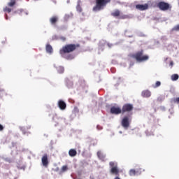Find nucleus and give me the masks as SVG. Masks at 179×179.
<instances>
[{
    "label": "nucleus",
    "instance_id": "obj_8",
    "mask_svg": "<svg viewBox=\"0 0 179 179\" xmlns=\"http://www.w3.org/2000/svg\"><path fill=\"white\" fill-rule=\"evenodd\" d=\"M140 174H142V168H138L136 169H130L129 171V175L131 177L135 176H140Z\"/></svg>",
    "mask_w": 179,
    "mask_h": 179
},
{
    "label": "nucleus",
    "instance_id": "obj_25",
    "mask_svg": "<svg viewBox=\"0 0 179 179\" xmlns=\"http://www.w3.org/2000/svg\"><path fill=\"white\" fill-rule=\"evenodd\" d=\"M3 10L4 12H8V13H10V12H12V9L8 7L4 8Z\"/></svg>",
    "mask_w": 179,
    "mask_h": 179
},
{
    "label": "nucleus",
    "instance_id": "obj_7",
    "mask_svg": "<svg viewBox=\"0 0 179 179\" xmlns=\"http://www.w3.org/2000/svg\"><path fill=\"white\" fill-rule=\"evenodd\" d=\"M132 110H134V105L131 103H125L122 106V114H124V113H131Z\"/></svg>",
    "mask_w": 179,
    "mask_h": 179
},
{
    "label": "nucleus",
    "instance_id": "obj_28",
    "mask_svg": "<svg viewBox=\"0 0 179 179\" xmlns=\"http://www.w3.org/2000/svg\"><path fill=\"white\" fill-rule=\"evenodd\" d=\"M59 40H62V41H66V38L65 36H60L59 37Z\"/></svg>",
    "mask_w": 179,
    "mask_h": 179
},
{
    "label": "nucleus",
    "instance_id": "obj_22",
    "mask_svg": "<svg viewBox=\"0 0 179 179\" xmlns=\"http://www.w3.org/2000/svg\"><path fill=\"white\" fill-rule=\"evenodd\" d=\"M11 1L8 3V6H15L16 5V0H10Z\"/></svg>",
    "mask_w": 179,
    "mask_h": 179
},
{
    "label": "nucleus",
    "instance_id": "obj_17",
    "mask_svg": "<svg viewBox=\"0 0 179 179\" xmlns=\"http://www.w3.org/2000/svg\"><path fill=\"white\" fill-rule=\"evenodd\" d=\"M46 52H48V54H52V46H51V45L48 44L46 45Z\"/></svg>",
    "mask_w": 179,
    "mask_h": 179
},
{
    "label": "nucleus",
    "instance_id": "obj_1",
    "mask_svg": "<svg viewBox=\"0 0 179 179\" xmlns=\"http://www.w3.org/2000/svg\"><path fill=\"white\" fill-rule=\"evenodd\" d=\"M79 47H80V45L79 44H66L59 50V54H61V55L64 57L65 54L73 52V51H76V48H79Z\"/></svg>",
    "mask_w": 179,
    "mask_h": 179
},
{
    "label": "nucleus",
    "instance_id": "obj_6",
    "mask_svg": "<svg viewBox=\"0 0 179 179\" xmlns=\"http://www.w3.org/2000/svg\"><path fill=\"white\" fill-rule=\"evenodd\" d=\"M131 116H124L122 120V127L125 129L129 128V124H131Z\"/></svg>",
    "mask_w": 179,
    "mask_h": 179
},
{
    "label": "nucleus",
    "instance_id": "obj_24",
    "mask_svg": "<svg viewBox=\"0 0 179 179\" xmlns=\"http://www.w3.org/2000/svg\"><path fill=\"white\" fill-rule=\"evenodd\" d=\"M172 31H179V24L176 25L173 29Z\"/></svg>",
    "mask_w": 179,
    "mask_h": 179
},
{
    "label": "nucleus",
    "instance_id": "obj_16",
    "mask_svg": "<svg viewBox=\"0 0 179 179\" xmlns=\"http://www.w3.org/2000/svg\"><path fill=\"white\" fill-rule=\"evenodd\" d=\"M69 155L71 157H75L78 155V152L75 149H70L69 151Z\"/></svg>",
    "mask_w": 179,
    "mask_h": 179
},
{
    "label": "nucleus",
    "instance_id": "obj_30",
    "mask_svg": "<svg viewBox=\"0 0 179 179\" xmlns=\"http://www.w3.org/2000/svg\"><path fill=\"white\" fill-rule=\"evenodd\" d=\"M170 65H171V66H173V65H174V62H173V61H171V62H170Z\"/></svg>",
    "mask_w": 179,
    "mask_h": 179
},
{
    "label": "nucleus",
    "instance_id": "obj_18",
    "mask_svg": "<svg viewBox=\"0 0 179 179\" xmlns=\"http://www.w3.org/2000/svg\"><path fill=\"white\" fill-rule=\"evenodd\" d=\"M120 15H121L120 10H115L114 12L111 13V16H113V17H118Z\"/></svg>",
    "mask_w": 179,
    "mask_h": 179
},
{
    "label": "nucleus",
    "instance_id": "obj_19",
    "mask_svg": "<svg viewBox=\"0 0 179 179\" xmlns=\"http://www.w3.org/2000/svg\"><path fill=\"white\" fill-rule=\"evenodd\" d=\"M81 1L78 0V5L76 6V10L80 13L82 12V7L80 6Z\"/></svg>",
    "mask_w": 179,
    "mask_h": 179
},
{
    "label": "nucleus",
    "instance_id": "obj_15",
    "mask_svg": "<svg viewBox=\"0 0 179 179\" xmlns=\"http://www.w3.org/2000/svg\"><path fill=\"white\" fill-rule=\"evenodd\" d=\"M58 22V17L57 16H52L50 18V22L52 26H55L57 24V22Z\"/></svg>",
    "mask_w": 179,
    "mask_h": 179
},
{
    "label": "nucleus",
    "instance_id": "obj_27",
    "mask_svg": "<svg viewBox=\"0 0 179 179\" xmlns=\"http://www.w3.org/2000/svg\"><path fill=\"white\" fill-rule=\"evenodd\" d=\"M66 170H68V166H63L62 167V171H66Z\"/></svg>",
    "mask_w": 179,
    "mask_h": 179
},
{
    "label": "nucleus",
    "instance_id": "obj_10",
    "mask_svg": "<svg viewBox=\"0 0 179 179\" xmlns=\"http://www.w3.org/2000/svg\"><path fill=\"white\" fill-rule=\"evenodd\" d=\"M136 9H138V10H146L149 9V5L148 3L137 4L136 5Z\"/></svg>",
    "mask_w": 179,
    "mask_h": 179
},
{
    "label": "nucleus",
    "instance_id": "obj_23",
    "mask_svg": "<svg viewBox=\"0 0 179 179\" xmlns=\"http://www.w3.org/2000/svg\"><path fill=\"white\" fill-rule=\"evenodd\" d=\"M162 85V83L160 81H157L155 85H153L154 89H156L157 87H159Z\"/></svg>",
    "mask_w": 179,
    "mask_h": 179
},
{
    "label": "nucleus",
    "instance_id": "obj_4",
    "mask_svg": "<svg viewBox=\"0 0 179 179\" xmlns=\"http://www.w3.org/2000/svg\"><path fill=\"white\" fill-rule=\"evenodd\" d=\"M157 8H159V10H162L163 12H166L167 10H171L173 8V6L166 1H159L157 4Z\"/></svg>",
    "mask_w": 179,
    "mask_h": 179
},
{
    "label": "nucleus",
    "instance_id": "obj_32",
    "mask_svg": "<svg viewBox=\"0 0 179 179\" xmlns=\"http://www.w3.org/2000/svg\"><path fill=\"white\" fill-rule=\"evenodd\" d=\"M6 20H8V15H6Z\"/></svg>",
    "mask_w": 179,
    "mask_h": 179
},
{
    "label": "nucleus",
    "instance_id": "obj_9",
    "mask_svg": "<svg viewBox=\"0 0 179 179\" xmlns=\"http://www.w3.org/2000/svg\"><path fill=\"white\" fill-rule=\"evenodd\" d=\"M110 113L115 114V115H118V114H122V109L120 107L113 106L110 108Z\"/></svg>",
    "mask_w": 179,
    "mask_h": 179
},
{
    "label": "nucleus",
    "instance_id": "obj_31",
    "mask_svg": "<svg viewBox=\"0 0 179 179\" xmlns=\"http://www.w3.org/2000/svg\"><path fill=\"white\" fill-rule=\"evenodd\" d=\"M114 179H121V178H120V177L118 176H116Z\"/></svg>",
    "mask_w": 179,
    "mask_h": 179
},
{
    "label": "nucleus",
    "instance_id": "obj_26",
    "mask_svg": "<svg viewBox=\"0 0 179 179\" xmlns=\"http://www.w3.org/2000/svg\"><path fill=\"white\" fill-rule=\"evenodd\" d=\"M64 67H59L58 69L59 73H64Z\"/></svg>",
    "mask_w": 179,
    "mask_h": 179
},
{
    "label": "nucleus",
    "instance_id": "obj_5",
    "mask_svg": "<svg viewBox=\"0 0 179 179\" xmlns=\"http://www.w3.org/2000/svg\"><path fill=\"white\" fill-rule=\"evenodd\" d=\"M109 166L110 167V174L113 176H119L120 169H118V164H117V162H109Z\"/></svg>",
    "mask_w": 179,
    "mask_h": 179
},
{
    "label": "nucleus",
    "instance_id": "obj_21",
    "mask_svg": "<svg viewBox=\"0 0 179 179\" xmlns=\"http://www.w3.org/2000/svg\"><path fill=\"white\" fill-rule=\"evenodd\" d=\"M178 78H179L178 74H173L171 76L172 80H178Z\"/></svg>",
    "mask_w": 179,
    "mask_h": 179
},
{
    "label": "nucleus",
    "instance_id": "obj_14",
    "mask_svg": "<svg viewBox=\"0 0 179 179\" xmlns=\"http://www.w3.org/2000/svg\"><path fill=\"white\" fill-rule=\"evenodd\" d=\"M96 155H97V157H99V160H101L102 162L106 161V155H104V153H103V152L98 151Z\"/></svg>",
    "mask_w": 179,
    "mask_h": 179
},
{
    "label": "nucleus",
    "instance_id": "obj_11",
    "mask_svg": "<svg viewBox=\"0 0 179 179\" xmlns=\"http://www.w3.org/2000/svg\"><path fill=\"white\" fill-rule=\"evenodd\" d=\"M42 164L44 167H48V155L47 154H44L41 159Z\"/></svg>",
    "mask_w": 179,
    "mask_h": 179
},
{
    "label": "nucleus",
    "instance_id": "obj_12",
    "mask_svg": "<svg viewBox=\"0 0 179 179\" xmlns=\"http://www.w3.org/2000/svg\"><path fill=\"white\" fill-rule=\"evenodd\" d=\"M58 107L60 110H65L66 108V103L63 100H59Z\"/></svg>",
    "mask_w": 179,
    "mask_h": 179
},
{
    "label": "nucleus",
    "instance_id": "obj_3",
    "mask_svg": "<svg viewBox=\"0 0 179 179\" xmlns=\"http://www.w3.org/2000/svg\"><path fill=\"white\" fill-rule=\"evenodd\" d=\"M131 58H134L137 62H145L149 59L148 55H143V50L138 51L135 54L131 55Z\"/></svg>",
    "mask_w": 179,
    "mask_h": 179
},
{
    "label": "nucleus",
    "instance_id": "obj_13",
    "mask_svg": "<svg viewBox=\"0 0 179 179\" xmlns=\"http://www.w3.org/2000/svg\"><path fill=\"white\" fill-rule=\"evenodd\" d=\"M141 96L143 97L148 98L152 96V92H150L149 90H145L141 92Z\"/></svg>",
    "mask_w": 179,
    "mask_h": 179
},
{
    "label": "nucleus",
    "instance_id": "obj_20",
    "mask_svg": "<svg viewBox=\"0 0 179 179\" xmlns=\"http://www.w3.org/2000/svg\"><path fill=\"white\" fill-rule=\"evenodd\" d=\"M171 104H175V103H179V97L178 98H173L171 99Z\"/></svg>",
    "mask_w": 179,
    "mask_h": 179
},
{
    "label": "nucleus",
    "instance_id": "obj_29",
    "mask_svg": "<svg viewBox=\"0 0 179 179\" xmlns=\"http://www.w3.org/2000/svg\"><path fill=\"white\" fill-rule=\"evenodd\" d=\"M3 131V126L2 124H0V131Z\"/></svg>",
    "mask_w": 179,
    "mask_h": 179
},
{
    "label": "nucleus",
    "instance_id": "obj_2",
    "mask_svg": "<svg viewBox=\"0 0 179 179\" xmlns=\"http://www.w3.org/2000/svg\"><path fill=\"white\" fill-rule=\"evenodd\" d=\"M111 0H96V5L94 6L92 10L94 12H99V10H103L106 6H107V3H110Z\"/></svg>",
    "mask_w": 179,
    "mask_h": 179
},
{
    "label": "nucleus",
    "instance_id": "obj_33",
    "mask_svg": "<svg viewBox=\"0 0 179 179\" xmlns=\"http://www.w3.org/2000/svg\"><path fill=\"white\" fill-rule=\"evenodd\" d=\"M108 47H111V45L110 43H108Z\"/></svg>",
    "mask_w": 179,
    "mask_h": 179
}]
</instances>
